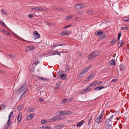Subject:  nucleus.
Here are the masks:
<instances>
[{
  "label": "nucleus",
  "instance_id": "1",
  "mask_svg": "<svg viewBox=\"0 0 129 129\" xmlns=\"http://www.w3.org/2000/svg\"><path fill=\"white\" fill-rule=\"evenodd\" d=\"M27 87V84L25 83L22 84L20 88L15 91V93L17 94H19L25 90Z\"/></svg>",
  "mask_w": 129,
  "mask_h": 129
},
{
  "label": "nucleus",
  "instance_id": "2",
  "mask_svg": "<svg viewBox=\"0 0 129 129\" xmlns=\"http://www.w3.org/2000/svg\"><path fill=\"white\" fill-rule=\"evenodd\" d=\"M100 53L97 50H96L92 52L91 54L88 56V58L89 59H92L95 56H98Z\"/></svg>",
  "mask_w": 129,
  "mask_h": 129
},
{
  "label": "nucleus",
  "instance_id": "3",
  "mask_svg": "<svg viewBox=\"0 0 129 129\" xmlns=\"http://www.w3.org/2000/svg\"><path fill=\"white\" fill-rule=\"evenodd\" d=\"M113 115H112L109 118L106 119L105 122L106 123H107V126H109L111 127L112 126V121L111 120L113 118Z\"/></svg>",
  "mask_w": 129,
  "mask_h": 129
},
{
  "label": "nucleus",
  "instance_id": "4",
  "mask_svg": "<svg viewBox=\"0 0 129 129\" xmlns=\"http://www.w3.org/2000/svg\"><path fill=\"white\" fill-rule=\"evenodd\" d=\"M102 119L101 117H98L95 119V121L98 124H99L101 123L102 121Z\"/></svg>",
  "mask_w": 129,
  "mask_h": 129
},
{
  "label": "nucleus",
  "instance_id": "5",
  "mask_svg": "<svg viewBox=\"0 0 129 129\" xmlns=\"http://www.w3.org/2000/svg\"><path fill=\"white\" fill-rule=\"evenodd\" d=\"M33 35L36 36V38L35 39V40L36 39L40 38V35L37 31H34L33 33Z\"/></svg>",
  "mask_w": 129,
  "mask_h": 129
},
{
  "label": "nucleus",
  "instance_id": "6",
  "mask_svg": "<svg viewBox=\"0 0 129 129\" xmlns=\"http://www.w3.org/2000/svg\"><path fill=\"white\" fill-rule=\"evenodd\" d=\"M31 10L40 11H42L43 10V9H41V7H37L32 8H31Z\"/></svg>",
  "mask_w": 129,
  "mask_h": 129
},
{
  "label": "nucleus",
  "instance_id": "7",
  "mask_svg": "<svg viewBox=\"0 0 129 129\" xmlns=\"http://www.w3.org/2000/svg\"><path fill=\"white\" fill-rule=\"evenodd\" d=\"M74 7L76 9H80L82 8V6L81 4H76Z\"/></svg>",
  "mask_w": 129,
  "mask_h": 129
},
{
  "label": "nucleus",
  "instance_id": "8",
  "mask_svg": "<svg viewBox=\"0 0 129 129\" xmlns=\"http://www.w3.org/2000/svg\"><path fill=\"white\" fill-rule=\"evenodd\" d=\"M103 33L104 32L102 30L98 31L95 33V35L98 36H100L101 35H103Z\"/></svg>",
  "mask_w": 129,
  "mask_h": 129
},
{
  "label": "nucleus",
  "instance_id": "9",
  "mask_svg": "<svg viewBox=\"0 0 129 129\" xmlns=\"http://www.w3.org/2000/svg\"><path fill=\"white\" fill-rule=\"evenodd\" d=\"M22 114L21 113H19L18 114V116L17 119V120L18 121V124H19L20 123V121L21 120L22 118Z\"/></svg>",
  "mask_w": 129,
  "mask_h": 129
},
{
  "label": "nucleus",
  "instance_id": "10",
  "mask_svg": "<svg viewBox=\"0 0 129 129\" xmlns=\"http://www.w3.org/2000/svg\"><path fill=\"white\" fill-rule=\"evenodd\" d=\"M90 67L88 66L86 68H84L82 71V72L83 73H85L87 72L89 70L90 68Z\"/></svg>",
  "mask_w": 129,
  "mask_h": 129
},
{
  "label": "nucleus",
  "instance_id": "11",
  "mask_svg": "<svg viewBox=\"0 0 129 129\" xmlns=\"http://www.w3.org/2000/svg\"><path fill=\"white\" fill-rule=\"evenodd\" d=\"M94 86H95L100 85L102 82V81H94Z\"/></svg>",
  "mask_w": 129,
  "mask_h": 129
},
{
  "label": "nucleus",
  "instance_id": "12",
  "mask_svg": "<svg viewBox=\"0 0 129 129\" xmlns=\"http://www.w3.org/2000/svg\"><path fill=\"white\" fill-rule=\"evenodd\" d=\"M109 64L111 66L113 65H116V64L115 63V60L114 59L110 61L109 62Z\"/></svg>",
  "mask_w": 129,
  "mask_h": 129
},
{
  "label": "nucleus",
  "instance_id": "13",
  "mask_svg": "<svg viewBox=\"0 0 129 129\" xmlns=\"http://www.w3.org/2000/svg\"><path fill=\"white\" fill-rule=\"evenodd\" d=\"M84 122L83 120H82L80 122H78L77 124V127H79L81 126L83 124Z\"/></svg>",
  "mask_w": 129,
  "mask_h": 129
},
{
  "label": "nucleus",
  "instance_id": "14",
  "mask_svg": "<svg viewBox=\"0 0 129 129\" xmlns=\"http://www.w3.org/2000/svg\"><path fill=\"white\" fill-rule=\"evenodd\" d=\"M67 75L66 74H62L60 77V79L62 80H64L66 78Z\"/></svg>",
  "mask_w": 129,
  "mask_h": 129
},
{
  "label": "nucleus",
  "instance_id": "15",
  "mask_svg": "<svg viewBox=\"0 0 129 129\" xmlns=\"http://www.w3.org/2000/svg\"><path fill=\"white\" fill-rule=\"evenodd\" d=\"M13 115V112L12 111L10 112L9 115L8 117V119L9 121H10L12 118V117Z\"/></svg>",
  "mask_w": 129,
  "mask_h": 129
},
{
  "label": "nucleus",
  "instance_id": "16",
  "mask_svg": "<svg viewBox=\"0 0 129 129\" xmlns=\"http://www.w3.org/2000/svg\"><path fill=\"white\" fill-rule=\"evenodd\" d=\"M104 88V87L103 86H100L96 87L94 88V89L95 90H96L98 89L101 90Z\"/></svg>",
  "mask_w": 129,
  "mask_h": 129
},
{
  "label": "nucleus",
  "instance_id": "17",
  "mask_svg": "<svg viewBox=\"0 0 129 129\" xmlns=\"http://www.w3.org/2000/svg\"><path fill=\"white\" fill-rule=\"evenodd\" d=\"M65 45L64 44H61L59 43H56L54 46V47L55 48L56 47L58 46H61L63 45Z\"/></svg>",
  "mask_w": 129,
  "mask_h": 129
},
{
  "label": "nucleus",
  "instance_id": "18",
  "mask_svg": "<svg viewBox=\"0 0 129 129\" xmlns=\"http://www.w3.org/2000/svg\"><path fill=\"white\" fill-rule=\"evenodd\" d=\"M61 35L62 36H64L65 35H68V32L65 30L61 33Z\"/></svg>",
  "mask_w": 129,
  "mask_h": 129
},
{
  "label": "nucleus",
  "instance_id": "19",
  "mask_svg": "<svg viewBox=\"0 0 129 129\" xmlns=\"http://www.w3.org/2000/svg\"><path fill=\"white\" fill-rule=\"evenodd\" d=\"M120 70H121V71H124L125 70V67L122 64H121L120 65Z\"/></svg>",
  "mask_w": 129,
  "mask_h": 129
},
{
  "label": "nucleus",
  "instance_id": "20",
  "mask_svg": "<svg viewBox=\"0 0 129 129\" xmlns=\"http://www.w3.org/2000/svg\"><path fill=\"white\" fill-rule=\"evenodd\" d=\"M120 43L119 42L118 44L117 45V46H118V48H120L121 46L123 45L124 44V42H123L122 41L120 43V45L119 46V44H120Z\"/></svg>",
  "mask_w": 129,
  "mask_h": 129
},
{
  "label": "nucleus",
  "instance_id": "21",
  "mask_svg": "<svg viewBox=\"0 0 129 129\" xmlns=\"http://www.w3.org/2000/svg\"><path fill=\"white\" fill-rule=\"evenodd\" d=\"M53 54L52 55H55V54L58 55L60 56V53H61V52H57V51H54L53 52Z\"/></svg>",
  "mask_w": 129,
  "mask_h": 129
},
{
  "label": "nucleus",
  "instance_id": "22",
  "mask_svg": "<svg viewBox=\"0 0 129 129\" xmlns=\"http://www.w3.org/2000/svg\"><path fill=\"white\" fill-rule=\"evenodd\" d=\"M70 70V69L69 67H68L67 65H66L65 66V70L66 72H68L69 70Z\"/></svg>",
  "mask_w": 129,
  "mask_h": 129
},
{
  "label": "nucleus",
  "instance_id": "23",
  "mask_svg": "<svg viewBox=\"0 0 129 129\" xmlns=\"http://www.w3.org/2000/svg\"><path fill=\"white\" fill-rule=\"evenodd\" d=\"M63 127V125H57L55 126V128L57 129H60Z\"/></svg>",
  "mask_w": 129,
  "mask_h": 129
},
{
  "label": "nucleus",
  "instance_id": "24",
  "mask_svg": "<svg viewBox=\"0 0 129 129\" xmlns=\"http://www.w3.org/2000/svg\"><path fill=\"white\" fill-rule=\"evenodd\" d=\"M73 113L72 112L70 111H67L65 110V114L66 115H68L69 114H72Z\"/></svg>",
  "mask_w": 129,
  "mask_h": 129
},
{
  "label": "nucleus",
  "instance_id": "25",
  "mask_svg": "<svg viewBox=\"0 0 129 129\" xmlns=\"http://www.w3.org/2000/svg\"><path fill=\"white\" fill-rule=\"evenodd\" d=\"M65 111H62L60 112L59 113V115H65Z\"/></svg>",
  "mask_w": 129,
  "mask_h": 129
},
{
  "label": "nucleus",
  "instance_id": "26",
  "mask_svg": "<svg viewBox=\"0 0 129 129\" xmlns=\"http://www.w3.org/2000/svg\"><path fill=\"white\" fill-rule=\"evenodd\" d=\"M0 24L3 25V26H5L6 28H8V27L2 21H0Z\"/></svg>",
  "mask_w": 129,
  "mask_h": 129
},
{
  "label": "nucleus",
  "instance_id": "27",
  "mask_svg": "<svg viewBox=\"0 0 129 129\" xmlns=\"http://www.w3.org/2000/svg\"><path fill=\"white\" fill-rule=\"evenodd\" d=\"M12 123V122L10 121H9L8 120L7 121V125L9 127L11 125V124Z\"/></svg>",
  "mask_w": 129,
  "mask_h": 129
},
{
  "label": "nucleus",
  "instance_id": "28",
  "mask_svg": "<svg viewBox=\"0 0 129 129\" xmlns=\"http://www.w3.org/2000/svg\"><path fill=\"white\" fill-rule=\"evenodd\" d=\"M95 74H96L95 73H92L89 75V76H90L91 78L92 79L93 77L95 76Z\"/></svg>",
  "mask_w": 129,
  "mask_h": 129
},
{
  "label": "nucleus",
  "instance_id": "29",
  "mask_svg": "<svg viewBox=\"0 0 129 129\" xmlns=\"http://www.w3.org/2000/svg\"><path fill=\"white\" fill-rule=\"evenodd\" d=\"M74 15H70L67 17V20H69L72 18L73 17Z\"/></svg>",
  "mask_w": 129,
  "mask_h": 129
},
{
  "label": "nucleus",
  "instance_id": "30",
  "mask_svg": "<svg viewBox=\"0 0 129 129\" xmlns=\"http://www.w3.org/2000/svg\"><path fill=\"white\" fill-rule=\"evenodd\" d=\"M121 33L120 32L118 34V39L119 42V40H120V38L121 37Z\"/></svg>",
  "mask_w": 129,
  "mask_h": 129
},
{
  "label": "nucleus",
  "instance_id": "31",
  "mask_svg": "<svg viewBox=\"0 0 129 129\" xmlns=\"http://www.w3.org/2000/svg\"><path fill=\"white\" fill-rule=\"evenodd\" d=\"M116 40H117L116 38H114L111 42V43H112L113 44L114 43H115L116 42Z\"/></svg>",
  "mask_w": 129,
  "mask_h": 129
},
{
  "label": "nucleus",
  "instance_id": "32",
  "mask_svg": "<svg viewBox=\"0 0 129 129\" xmlns=\"http://www.w3.org/2000/svg\"><path fill=\"white\" fill-rule=\"evenodd\" d=\"M23 106V105L22 104H21L19 105V106H18L17 107V109L18 110H21L22 107Z\"/></svg>",
  "mask_w": 129,
  "mask_h": 129
},
{
  "label": "nucleus",
  "instance_id": "33",
  "mask_svg": "<svg viewBox=\"0 0 129 129\" xmlns=\"http://www.w3.org/2000/svg\"><path fill=\"white\" fill-rule=\"evenodd\" d=\"M34 115V113H32L29 115L27 117V118H28L29 117H31V118L30 119H31V118L33 117Z\"/></svg>",
  "mask_w": 129,
  "mask_h": 129
},
{
  "label": "nucleus",
  "instance_id": "34",
  "mask_svg": "<svg viewBox=\"0 0 129 129\" xmlns=\"http://www.w3.org/2000/svg\"><path fill=\"white\" fill-rule=\"evenodd\" d=\"M93 11L91 10H88L87 12V14H88L90 15L92 13H93Z\"/></svg>",
  "mask_w": 129,
  "mask_h": 129
},
{
  "label": "nucleus",
  "instance_id": "35",
  "mask_svg": "<svg viewBox=\"0 0 129 129\" xmlns=\"http://www.w3.org/2000/svg\"><path fill=\"white\" fill-rule=\"evenodd\" d=\"M28 47L29 50H32L35 48L33 46H29Z\"/></svg>",
  "mask_w": 129,
  "mask_h": 129
},
{
  "label": "nucleus",
  "instance_id": "36",
  "mask_svg": "<svg viewBox=\"0 0 129 129\" xmlns=\"http://www.w3.org/2000/svg\"><path fill=\"white\" fill-rule=\"evenodd\" d=\"M122 21L126 23L127 22H129V18H128L127 19H122Z\"/></svg>",
  "mask_w": 129,
  "mask_h": 129
},
{
  "label": "nucleus",
  "instance_id": "37",
  "mask_svg": "<svg viewBox=\"0 0 129 129\" xmlns=\"http://www.w3.org/2000/svg\"><path fill=\"white\" fill-rule=\"evenodd\" d=\"M128 28L127 27L125 26V27H121V30H126L128 29Z\"/></svg>",
  "mask_w": 129,
  "mask_h": 129
},
{
  "label": "nucleus",
  "instance_id": "38",
  "mask_svg": "<svg viewBox=\"0 0 129 129\" xmlns=\"http://www.w3.org/2000/svg\"><path fill=\"white\" fill-rule=\"evenodd\" d=\"M84 12V11H83L80 10L78 11L77 12V13L78 14H82Z\"/></svg>",
  "mask_w": 129,
  "mask_h": 129
},
{
  "label": "nucleus",
  "instance_id": "39",
  "mask_svg": "<svg viewBox=\"0 0 129 129\" xmlns=\"http://www.w3.org/2000/svg\"><path fill=\"white\" fill-rule=\"evenodd\" d=\"M43 128H46V129H51V128L49 127L48 126H43Z\"/></svg>",
  "mask_w": 129,
  "mask_h": 129
},
{
  "label": "nucleus",
  "instance_id": "40",
  "mask_svg": "<svg viewBox=\"0 0 129 129\" xmlns=\"http://www.w3.org/2000/svg\"><path fill=\"white\" fill-rule=\"evenodd\" d=\"M83 74L84 73L81 71V73L79 74L78 76L80 78L81 77L83 76Z\"/></svg>",
  "mask_w": 129,
  "mask_h": 129
},
{
  "label": "nucleus",
  "instance_id": "41",
  "mask_svg": "<svg viewBox=\"0 0 129 129\" xmlns=\"http://www.w3.org/2000/svg\"><path fill=\"white\" fill-rule=\"evenodd\" d=\"M0 106H1L3 109H5L6 107V106L5 105L2 104L0 105Z\"/></svg>",
  "mask_w": 129,
  "mask_h": 129
},
{
  "label": "nucleus",
  "instance_id": "42",
  "mask_svg": "<svg viewBox=\"0 0 129 129\" xmlns=\"http://www.w3.org/2000/svg\"><path fill=\"white\" fill-rule=\"evenodd\" d=\"M105 38V36H101L100 37H99V38L98 39L99 40H101V39H104Z\"/></svg>",
  "mask_w": 129,
  "mask_h": 129
},
{
  "label": "nucleus",
  "instance_id": "43",
  "mask_svg": "<svg viewBox=\"0 0 129 129\" xmlns=\"http://www.w3.org/2000/svg\"><path fill=\"white\" fill-rule=\"evenodd\" d=\"M46 24L47 25H48L50 26H52L53 25V24L52 23H51L50 22H47L46 23Z\"/></svg>",
  "mask_w": 129,
  "mask_h": 129
},
{
  "label": "nucleus",
  "instance_id": "44",
  "mask_svg": "<svg viewBox=\"0 0 129 129\" xmlns=\"http://www.w3.org/2000/svg\"><path fill=\"white\" fill-rule=\"evenodd\" d=\"M94 85V81L92 82L91 84H90L89 85V87H91L92 86Z\"/></svg>",
  "mask_w": 129,
  "mask_h": 129
},
{
  "label": "nucleus",
  "instance_id": "45",
  "mask_svg": "<svg viewBox=\"0 0 129 129\" xmlns=\"http://www.w3.org/2000/svg\"><path fill=\"white\" fill-rule=\"evenodd\" d=\"M57 117H54L52 118V119H53V121H56L57 120Z\"/></svg>",
  "mask_w": 129,
  "mask_h": 129
},
{
  "label": "nucleus",
  "instance_id": "46",
  "mask_svg": "<svg viewBox=\"0 0 129 129\" xmlns=\"http://www.w3.org/2000/svg\"><path fill=\"white\" fill-rule=\"evenodd\" d=\"M57 120H60L62 119L63 118V117L61 116L60 117H57Z\"/></svg>",
  "mask_w": 129,
  "mask_h": 129
},
{
  "label": "nucleus",
  "instance_id": "47",
  "mask_svg": "<svg viewBox=\"0 0 129 129\" xmlns=\"http://www.w3.org/2000/svg\"><path fill=\"white\" fill-rule=\"evenodd\" d=\"M72 26V25L71 24H70V25H68L65 26L63 28H68L69 27L71 26Z\"/></svg>",
  "mask_w": 129,
  "mask_h": 129
},
{
  "label": "nucleus",
  "instance_id": "48",
  "mask_svg": "<svg viewBox=\"0 0 129 129\" xmlns=\"http://www.w3.org/2000/svg\"><path fill=\"white\" fill-rule=\"evenodd\" d=\"M26 91H25L23 93V94H22L21 96L20 97V99H21L22 98V97L23 96H24V95H25V94L26 93Z\"/></svg>",
  "mask_w": 129,
  "mask_h": 129
},
{
  "label": "nucleus",
  "instance_id": "49",
  "mask_svg": "<svg viewBox=\"0 0 129 129\" xmlns=\"http://www.w3.org/2000/svg\"><path fill=\"white\" fill-rule=\"evenodd\" d=\"M92 79L90 76H89L86 79V81H88L90 79Z\"/></svg>",
  "mask_w": 129,
  "mask_h": 129
},
{
  "label": "nucleus",
  "instance_id": "50",
  "mask_svg": "<svg viewBox=\"0 0 129 129\" xmlns=\"http://www.w3.org/2000/svg\"><path fill=\"white\" fill-rule=\"evenodd\" d=\"M34 110V109L33 108H31L30 109H29V111L30 112H33Z\"/></svg>",
  "mask_w": 129,
  "mask_h": 129
},
{
  "label": "nucleus",
  "instance_id": "51",
  "mask_svg": "<svg viewBox=\"0 0 129 129\" xmlns=\"http://www.w3.org/2000/svg\"><path fill=\"white\" fill-rule=\"evenodd\" d=\"M3 31V32L6 35H7V33H8V31L4 30L3 29L2 30Z\"/></svg>",
  "mask_w": 129,
  "mask_h": 129
},
{
  "label": "nucleus",
  "instance_id": "52",
  "mask_svg": "<svg viewBox=\"0 0 129 129\" xmlns=\"http://www.w3.org/2000/svg\"><path fill=\"white\" fill-rule=\"evenodd\" d=\"M59 9V8H58L57 7H53V9H54L55 10H58V9Z\"/></svg>",
  "mask_w": 129,
  "mask_h": 129
},
{
  "label": "nucleus",
  "instance_id": "53",
  "mask_svg": "<svg viewBox=\"0 0 129 129\" xmlns=\"http://www.w3.org/2000/svg\"><path fill=\"white\" fill-rule=\"evenodd\" d=\"M2 12L3 14H4L5 15L6 14L5 11L3 9H2Z\"/></svg>",
  "mask_w": 129,
  "mask_h": 129
},
{
  "label": "nucleus",
  "instance_id": "54",
  "mask_svg": "<svg viewBox=\"0 0 129 129\" xmlns=\"http://www.w3.org/2000/svg\"><path fill=\"white\" fill-rule=\"evenodd\" d=\"M62 73H60V72L59 71L58 73V74H57V76H60L61 75H62L61 74Z\"/></svg>",
  "mask_w": 129,
  "mask_h": 129
},
{
  "label": "nucleus",
  "instance_id": "55",
  "mask_svg": "<svg viewBox=\"0 0 129 129\" xmlns=\"http://www.w3.org/2000/svg\"><path fill=\"white\" fill-rule=\"evenodd\" d=\"M103 115V112H101L99 116V117H101V118H102V117Z\"/></svg>",
  "mask_w": 129,
  "mask_h": 129
},
{
  "label": "nucleus",
  "instance_id": "56",
  "mask_svg": "<svg viewBox=\"0 0 129 129\" xmlns=\"http://www.w3.org/2000/svg\"><path fill=\"white\" fill-rule=\"evenodd\" d=\"M46 121L45 120L43 119L41 121V122L42 124H44L45 123Z\"/></svg>",
  "mask_w": 129,
  "mask_h": 129
},
{
  "label": "nucleus",
  "instance_id": "57",
  "mask_svg": "<svg viewBox=\"0 0 129 129\" xmlns=\"http://www.w3.org/2000/svg\"><path fill=\"white\" fill-rule=\"evenodd\" d=\"M26 51H27L29 50L28 46L26 47L25 48Z\"/></svg>",
  "mask_w": 129,
  "mask_h": 129
},
{
  "label": "nucleus",
  "instance_id": "58",
  "mask_svg": "<svg viewBox=\"0 0 129 129\" xmlns=\"http://www.w3.org/2000/svg\"><path fill=\"white\" fill-rule=\"evenodd\" d=\"M92 117H91L90 118L89 121V122H88V125L89 124V123H90V121H91V120L92 119Z\"/></svg>",
  "mask_w": 129,
  "mask_h": 129
},
{
  "label": "nucleus",
  "instance_id": "59",
  "mask_svg": "<svg viewBox=\"0 0 129 129\" xmlns=\"http://www.w3.org/2000/svg\"><path fill=\"white\" fill-rule=\"evenodd\" d=\"M48 121L49 122H52L53 121V119H52V118L49 119L48 120Z\"/></svg>",
  "mask_w": 129,
  "mask_h": 129
},
{
  "label": "nucleus",
  "instance_id": "60",
  "mask_svg": "<svg viewBox=\"0 0 129 129\" xmlns=\"http://www.w3.org/2000/svg\"><path fill=\"white\" fill-rule=\"evenodd\" d=\"M29 17H30V18H32L33 16V14H29Z\"/></svg>",
  "mask_w": 129,
  "mask_h": 129
},
{
  "label": "nucleus",
  "instance_id": "61",
  "mask_svg": "<svg viewBox=\"0 0 129 129\" xmlns=\"http://www.w3.org/2000/svg\"><path fill=\"white\" fill-rule=\"evenodd\" d=\"M117 80V79H112V81L113 82H116V81Z\"/></svg>",
  "mask_w": 129,
  "mask_h": 129
},
{
  "label": "nucleus",
  "instance_id": "62",
  "mask_svg": "<svg viewBox=\"0 0 129 129\" xmlns=\"http://www.w3.org/2000/svg\"><path fill=\"white\" fill-rule=\"evenodd\" d=\"M66 50H65V49H64L61 52V53H67V51H66Z\"/></svg>",
  "mask_w": 129,
  "mask_h": 129
},
{
  "label": "nucleus",
  "instance_id": "63",
  "mask_svg": "<svg viewBox=\"0 0 129 129\" xmlns=\"http://www.w3.org/2000/svg\"><path fill=\"white\" fill-rule=\"evenodd\" d=\"M88 90V88H86L85 89H84L83 90V91L84 92H86Z\"/></svg>",
  "mask_w": 129,
  "mask_h": 129
},
{
  "label": "nucleus",
  "instance_id": "64",
  "mask_svg": "<svg viewBox=\"0 0 129 129\" xmlns=\"http://www.w3.org/2000/svg\"><path fill=\"white\" fill-rule=\"evenodd\" d=\"M8 127H9V126H8V125H6L4 127V129H7Z\"/></svg>",
  "mask_w": 129,
  "mask_h": 129
}]
</instances>
